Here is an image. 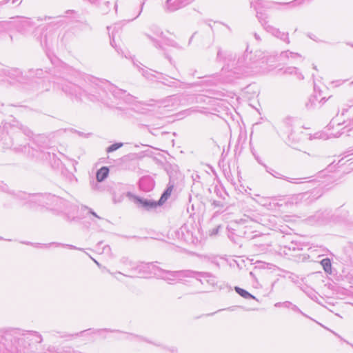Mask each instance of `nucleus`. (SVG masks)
Masks as SVG:
<instances>
[{"label": "nucleus", "instance_id": "f257e3e1", "mask_svg": "<svg viewBox=\"0 0 353 353\" xmlns=\"http://www.w3.org/2000/svg\"><path fill=\"white\" fill-rule=\"evenodd\" d=\"M305 0H294L290 2L279 3L266 0H250V7L256 11L257 19L261 21H265L268 17L265 10L271 8L281 9L283 8H292L301 5Z\"/></svg>", "mask_w": 353, "mask_h": 353}, {"label": "nucleus", "instance_id": "f03ea898", "mask_svg": "<svg viewBox=\"0 0 353 353\" xmlns=\"http://www.w3.org/2000/svg\"><path fill=\"white\" fill-rule=\"evenodd\" d=\"M194 0H166L164 9L168 12H174L189 5Z\"/></svg>", "mask_w": 353, "mask_h": 353}, {"label": "nucleus", "instance_id": "7ed1b4c3", "mask_svg": "<svg viewBox=\"0 0 353 353\" xmlns=\"http://www.w3.org/2000/svg\"><path fill=\"white\" fill-rule=\"evenodd\" d=\"M127 196L130 199H133L134 202L141 204L144 208H145L147 210L156 207V205H157V203L155 202H153L150 200L139 198L137 196L133 195L130 192H128Z\"/></svg>", "mask_w": 353, "mask_h": 353}, {"label": "nucleus", "instance_id": "20e7f679", "mask_svg": "<svg viewBox=\"0 0 353 353\" xmlns=\"http://www.w3.org/2000/svg\"><path fill=\"white\" fill-rule=\"evenodd\" d=\"M303 196L301 194H296L293 195L287 199L283 201L284 204L286 206H292L294 205H297L301 202Z\"/></svg>", "mask_w": 353, "mask_h": 353}, {"label": "nucleus", "instance_id": "39448f33", "mask_svg": "<svg viewBox=\"0 0 353 353\" xmlns=\"http://www.w3.org/2000/svg\"><path fill=\"white\" fill-rule=\"evenodd\" d=\"M258 203H259L261 205H263V206H270L271 207L272 205H283V203H279V202L276 201V199L275 198H272V199H266V198H263V197H261L259 198V199L257 201Z\"/></svg>", "mask_w": 353, "mask_h": 353}, {"label": "nucleus", "instance_id": "423d86ee", "mask_svg": "<svg viewBox=\"0 0 353 353\" xmlns=\"http://www.w3.org/2000/svg\"><path fill=\"white\" fill-rule=\"evenodd\" d=\"M173 188H174V185L169 183L168 187L167 188L165 191L163 192V194L161 195V196L159 201V205L163 204L168 199V197L170 196V194L173 190Z\"/></svg>", "mask_w": 353, "mask_h": 353}, {"label": "nucleus", "instance_id": "0eeeda50", "mask_svg": "<svg viewBox=\"0 0 353 353\" xmlns=\"http://www.w3.org/2000/svg\"><path fill=\"white\" fill-rule=\"evenodd\" d=\"M109 170L107 167H102L97 172V180L99 182L103 181L108 175Z\"/></svg>", "mask_w": 353, "mask_h": 353}, {"label": "nucleus", "instance_id": "6e6552de", "mask_svg": "<svg viewBox=\"0 0 353 353\" xmlns=\"http://www.w3.org/2000/svg\"><path fill=\"white\" fill-rule=\"evenodd\" d=\"M234 290L240 296L245 299H255V297L253 295H252L248 292L239 287H235Z\"/></svg>", "mask_w": 353, "mask_h": 353}, {"label": "nucleus", "instance_id": "1a4fd4ad", "mask_svg": "<svg viewBox=\"0 0 353 353\" xmlns=\"http://www.w3.org/2000/svg\"><path fill=\"white\" fill-rule=\"evenodd\" d=\"M321 264L322 265L325 272H331L332 265H331V261L329 259L326 258V259H323L321 261Z\"/></svg>", "mask_w": 353, "mask_h": 353}, {"label": "nucleus", "instance_id": "9d476101", "mask_svg": "<svg viewBox=\"0 0 353 353\" xmlns=\"http://www.w3.org/2000/svg\"><path fill=\"white\" fill-rule=\"evenodd\" d=\"M61 16H47V15H45V16H41V17H39L37 18V21H46V20H52V19H57L59 18H60Z\"/></svg>", "mask_w": 353, "mask_h": 353}, {"label": "nucleus", "instance_id": "9b49d317", "mask_svg": "<svg viewBox=\"0 0 353 353\" xmlns=\"http://www.w3.org/2000/svg\"><path fill=\"white\" fill-rule=\"evenodd\" d=\"M122 145H123V144L121 143L112 144L110 147L108 148L107 152H114V151L117 150V149H119V148H121Z\"/></svg>", "mask_w": 353, "mask_h": 353}, {"label": "nucleus", "instance_id": "f8f14e48", "mask_svg": "<svg viewBox=\"0 0 353 353\" xmlns=\"http://www.w3.org/2000/svg\"><path fill=\"white\" fill-rule=\"evenodd\" d=\"M65 14H66L65 16H64L65 17H68V14H71L73 15L72 17H71V19H77L79 18L78 14L74 10H67L65 12Z\"/></svg>", "mask_w": 353, "mask_h": 353}, {"label": "nucleus", "instance_id": "ddd939ff", "mask_svg": "<svg viewBox=\"0 0 353 353\" xmlns=\"http://www.w3.org/2000/svg\"><path fill=\"white\" fill-rule=\"evenodd\" d=\"M281 55L283 57H289V55H290L292 57H300L299 54H295V53H293V52H289V51L283 52L281 53Z\"/></svg>", "mask_w": 353, "mask_h": 353}, {"label": "nucleus", "instance_id": "4468645a", "mask_svg": "<svg viewBox=\"0 0 353 353\" xmlns=\"http://www.w3.org/2000/svg\"><path fill=\"white\" fill-rule=\"evenodd\" d=\"M315 138H316V139H325L324 137L322 136L321 134H319V133L315 134Z\"/></svg>", "mask_w": 353, "mask_h": 353}, {"label": "nucleus", "instance_id": "2eb2a0df", "mask_svg": "<svg viewBox=\"0 0 353 353\" xmlns=\"http://www.w3.org/2000/svg\"><path fill=\"white\" fill-rule=\"evenodd\" d=\"M90 212L93 216H96V217H97V218L100 219V217H99V216H98V215H97L94 212L92 211L91 210H90Z\"/></svg>", "mask_w": 353, "mask_h": 353}, {"label": "nucleus", "instance_id": "dca6fc26", "mask_svg": "<svg viewBox=\"0 0 353 353\" xmlns=\"http://www.w3.org/2000/svg\"><path fill=\"white\" fill-rule=\"evenodd\" d=\"M179 273H180L179 272H174L170 273V274L172 276H175Z\"/></svg>", "mask_w": 353, "mask_h": 353}, {"label": "nucleus", "instance_id": "f3484780", "mask_svg": "<svg viewBox=\"0 0 353 353\" xmlns=\"http://www.w3.org/2000/svg\"><path fill=\"white\" fill-rule=\"evenodd\" d=\"M277 33H279V31L276 30V32H273L274 34L276 35V37H279V35L277 34Z\"/></svg>", "mask_w": 353, "mask_h": 353}, {"label": "nucleus", "instance_id": "a211bd4d", "mask_svg": "<svg viewBox=\"0 0 353 353\" xmlns=\"http://www.w3.org/2000/svg\"><path fill=\"white\" fill-rule=\"evenodd\" d=\"M273 176H274L276 178H280V176L278 175V174H276V175L272 174Z\"/></svg>", "mask_w": 353, "mask_h": 353}, {"label": "nucleus", "instance_id": "6ab92c4d", "mask_svg": "<svg viewBox=\"0 0 353 353\" xmlns=\"http://www.w3.org/2000/svg\"><path fill=\"white\" fill-rule=\"evenodd\" d=\"M273 176H274L276 178H280V176L278 175V174H276V175L272 174Z\"/></svg>", "mask_w": 353, "mask_h": 353}, {"label": "nucleus", "instance_id": "aec40b11", "mask_svg": "<svg viewBox=\"0 0 353 353\" xmlns=\"http://www.w3.org/2000/svg\"><path fill=\"white\" fill-rule=\"evenodd\" d=\"M279 305H280V303H277L275 304V306H278Z\"/></svg>", "mask_w": 353, "mask_h": 353}, {"label": "nucleus", "instance_id": "412c9836", "mask_svg": "<svg viewBox=\"0 0 353 353\" xmlns=\"http://www.w3.org/2000/svg\"><path fill=\"white\" fill-rule=\"evenodd\" d=\"M95 263H97V265L99 266V263L97 261H95Z\"/></svg>", "mask_w": 353, "mask_h": 353}]
</instances>
